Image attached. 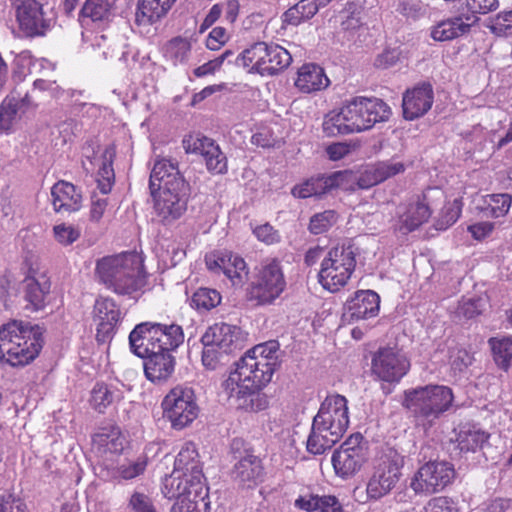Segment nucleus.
<instances>
[{
  "mask_svg": "<svg viewBox=\"0 0 512 512\" xmlns=\"http://www.w3.org/2000/svg\"><path fill=\"white\" fill-rule=\"evenodd\" d=\"M10 100H3L0 104V134H9L16 120L15 105Z\"/></svg>",
  "mask_w": 512,
  "mask_h": 512,
  "instance_id": "13d9d810",
  "label": "nucleus"
},
{
  "mask_svg": "<svg viewBox=\"0 0 512 512\" xmlns=\"http://www.w3.org/2000/svg\"><path fill=\"white\" fill-rule=\"evenodd\" d=\"M486 302L481 297L462 298L459 302L457 313L466 319L475 318L483 313Z\"/></svg>",
  "mask_w": 512,
  "mask_h": 512,
  "instance_id": "5fc2aeb1",
  "label": "nucleus"
},
{
  "mask_svg": "<svg viewBox=\"0 0 512 512\" xmlns=\"http://www.w3.org/2000/svg\"><path fill=\"white\" fill-rule=\"evenodd\" d=\"M232 479L242 488H254L263 480L264 467L261 459L253 454H246L234 465Z\"/></svg>",
  "mask_w": 512,
  "mask_h": 512,
  "instance_id": "cd10ccee",
  "label": "nucleus"
},
{
  "mask_svg": "<svg viewBox=\"0 0 512 512\" xmlns=\"http://www.w3.org/2000/svg\"><path fill=\"white\" fill-rule=\"evenodd\" d=\"M354 134L370 130L376 123L387 121L390 107L381 99L356 96L345 102Z\"/></svg>",
  "mask_w": 512,
  "mask_h": 512,
  "instance_id": "f8f14e48",
  "label": "nucleus"
},
{
  "mask_svg": "<svg viewBox=\"0 0 512 512\" xmlns=\"http://www.w3.org/2000/svg\"><path fill=\"white\" fill-rule=\"evenodd\" d=\"M51 291V281L45 274H36L29 270L23 280V298L26 301V309L31 311L43 310L48 302Z\"/></svg>",
  "mask_w": 512,
  "mask_h": 512,
  "instance_id": "4be33fe9",
  "label": "nucleus"
},
{
  "mask_svg": "<svg viewBox=\"0 0 512 512\" xmlns=\"http://www.w3.org/2000/svg\"><path fill=\"white\" fill-rule=\"evenodd\" d=\"M264 387H244V384H239L233 390L224 389L229 398L236 402L238 409L245 412H259L263 411L269 406L268 397L260 391Z\"/></svg>",
  "mask_w": 512,
  "mask_h": 512,
  "instance_id": "473e14b6",
  "label": "nucleus"
},
{
  "mask_svg": "<svg viewBox=\"0 0 512 512\" xmlns=\"http://www.w3.org/2000/svg\"><path fill=\"white\" fill-rule=\"evenodd\" d=\"M468 9L466 14L474 17V23L478 20L476 14H487L498 7V0H465Z\"/></svg>",
  "mask_w": 512,
  "mask_h": 512,
  "instance_id": "338daca9",
  "label": "nucleus"
},
{
  "mask_svg": "<svg viewBox=\"0 0 512 512\" xmlns=\"http://www.w3.org/2000/svg\"><path fill=\"white\" fill-rule=\"evenodd\" d=\"M16 20L20 32L28 38L43 37L52 27V19L45 16L37 0H21L16 6Z\"/></svg>",
  "mask_w": 512,
  "mask_h": 512,
  "instance_id": "dca6fc26",
  "label": "nucleus"
},
{
  "mask_svg": "<svg viewBox=\"0 0 512 512\" xmlns=\"http://www.w3.org/2000/svg\"><path fill=\"white\" fill-rule=\"evenodd\" d=\"M337 221V213L334 210H326L316 213L310 218L308 230L314 235L327 232Z\"/></svg>",
  "mask_w": 512,
  "mask_h": 512,
  "instance_id": "864d4df0",
  "label": "nucleus"
},
{
  "mask_svg": "<svg viewBox=\"0 0 512 512\" xmlns=\"http://www.w3.org/2000/svg\"><path fill=\"white\" fill-rule=\"evenodd\" d=\"M203 351H202V363L209 370H215L221 364L222 359L228 353L218 349L217 347L211 345L209 346L207 343H202Z\"/></svg>",
  "mask_w": 512,
  "mask_h": 512,
  "instance_id": "bf43d9fd",
  "label": "nucleus"
},
{
  "mask_svg": "<svg viewBox=\"0 0 512 512\" xmlns=\"http://www.w3.org/2000/svg\"><path fill=\"white\" fill-rule=\"evenodd\" d=\"M488 28L496 36L512 34V10L498 13L490 20Z\"/></svg>",
  "mask_w": 512,
  "mask_h": 512,
  "instance_id": "6e6d98bb",
  "label": "nucleus"
},
{
  "mask_svg": "<svg viewBox=\"0 0 512 512\" xmlns=\"http://www.w3.org/2000/svg\"><path fill=\"white\" fill-rule=\"evenodd\" d=\"M161 336L158 323L142 322L137 324L129 334V345L133 354L140 358L160 352L161 345L157 344Z\"/></svg>",
  "mask_w": 512,
  "mask_h": 512,
  "instance_id": "5701e85b",
  "label": "nucleus"
},
{
  "mask_svg": "<svg viewBox=\"0 0 512 512\" xmlns=\"http://www.w3.org/2000/svg\"><path fill=\"white\" fill-rule=\"evenodd\" d=\"M43 337L38 330L12 321L0 327V361L12 367L30 364L39 355Z\"/></svg>",
  "mask_w": 512,
  "mask_h": 512,
  "instance_id": "20e7f679",
  "label": "nucleus"
},
{
  "mask_svg": "<svg viewBox=\"0 0 512 512\" xmlns=\"http://www.w3.org/2000/svg\"><path fill=\"white\" fill-rule=\"evenodd\" d=\"M190 51V41L180 36L169 40L163 48L164 57L168 61L172 62L173 65H177L186 61Z\"/></svg>",
  "mask_w": 512,
  "mask_h": 512,
  "instance_id": "de8ad7c7",
  "label": "nucleus"
},
{
  "mask_svg": "<svg viewBox=\"0 0 512 512\" xmlns=\"http://www.w3.org/2000/svg\"><path fill=\"white\" fill-rule=\"evenodd\" d=\"M148 465L149 457L146 453H140L136 456L127 453L115 462L105 464L103 471L109 480L121 483L143 476Z\"/></svg>",
  "mask_w": 512,
  "mask_h": 512,
  "instance_id": "aec40b11",
  "label": "nucleus"
},
{
  "mask_svg": "<svg viewBox=\"0 0 512 512\" xmlns=\"http://www.w3.org/2000/svg\"><path fill=\"white\" fill-rule=\"evenodd\" d=\"M168 499H176L171 512H209L210 502L208 500L207 487H190L179 491V495L170 496L163 493Z\"/></svg>",
  "mask_w": 512,
  "mask_h": 512,
  "instance_id": "c756f323",
  "label": "nucleus"
},
{
  "mask_svg": "<svg viewBox=\"0 0 512 512\" xmlns=\"http://www.w3.org/2000/svg\"><path fill=\"white\" fill-rule=\"evenodd\" d=\"M404 457L393 448H386L376 454L372 463V474L368 480V498L378 500L387 495L402 475Z\"/></svg>",
  "mask_w": 512,
  "mask_h": 512,
  "instance_id": "6e6552de",
  "label": "nucleus"
},
{
  "mask_svg": "<svg viewBox=\"0 0 512 512\" xmlns=\"http://www.w3.org/2000/svg\"><path fill=\"white\" fill-rule=\"evenodd\" d=\"M82 192L71 182L59 180L51 188V202L56 213H72L82 207Z\"/></svg>",
  "mask_w": 512,
  "mask_h": 512,
  "instance_id": "bb28decb",
  "label": "nucleus"
},
{
  "mask_svg": "<svg viewBox=\"0 0 512 512\" xmlns=\"http://www.w3.org/2000/svg\"><path fill=\"white\" fill-rule=\"evenodd\" d=\"M485 207L482 210L492 218L504 217L510 210L512 196L508 193L488 194L484 196Z\"/></svg>",
  "mask_w": 512,
  "mask_h": 512,
  "instance_id": "a18cd8bd",
  "label": "nucleus"
},
{
  "mask_svg": "<svg viewBox=\"0 0 512 512\" xmlns=\"http://www.w3.org/2000/svg\"><path fill=\"white\" fill-rule=\"evenodd\" d=\"M424 512H459L454 500L447 496L431 498L424 506Z\"/></svg>",
  "mask_w": 512,
  "mask_h": 512,
  "instance_id": "0e129e2a",
  "label": "nucleus"
},
{
  "mask_svg": "<svg viewBox=\"0 0 512 512\" xmlns=\"http://www.w3.org/2000/svg\"><path fill=\"white\" fill-rule=\"evenodd\" d=\"M53 232L56 241L64 246L71 245L80 237V231L77 228L65 223L54 226Z\"/></svg>",
  "mask_w": 512,
  "mask_h": 512,
  "instance_id": "680f3d73",
  "label": "nucleus"
},
{
  "mask_svg": "<svg viewBox=\"0 0 512 512\" xmlns=\"http://www.w3.org/2000/svg\"><path fill=\"white\" fill-rule=\"evenodd\" d=\"M462 208L463 200L461 197L445 203L435 221V228L437 230H446L452 226L461 216Z\"/></svg>",
  "mask_w": 512,
  "mask_h": 512,
  "instance_id": "3c124183",
  "label": "nucleus"
},
{
  "mask_svg": "<svg viewBox=\"0 0 512 512\" xmlns=\"http://www.w3.org/2000/svg\"><path fill=\"white\" fill-rule=\"evenodd\" d=\"M190 487L201 488L206 485L196 445L188 441L175 458L173 472L165 477L162 493L179 495L180 490Z\"/></svg>",
  "mask_w": 512,
  "mask_h": 512,
  "instance_id": "0eeeda50",
  "label": "nucleus"
},
{
  "mask_svg": "<svg viewBox=\"0 0 512 512\" xmlns=\"http://www.w3.org/2000/svg\"><path fill=\"white\" fill-rule=\"evenodd\" d=\"M287 286L283 268L273 258L262 264L247 288V300L256 306L272 305Z\"/></svg>",
  "mask_w": 512,
  "mask_h": 512,
  "instance_id": "1a4fd4ad",
  "label": "nucleus"
},
{
  "mask_svg": "<svg viewBox=\"0 0 512 512\" xmlns=\"http://www.w3.org/2000/svg\"><path fill=\"white\" fill-rule=\"evenodd\" d=\"M144 372L148 380L159 383L170 378L175 369V358L171 353L158 352L144 357Z\"/></svg>",
  "mask_w": 512,
  "mask_h": 512,
  "instance_id": "c9c22d12",
  "label": "nucleus"
},
{
  "mask_svg": "<svg viewBox=\"0 0 512 512\" xmlns=\"http://www.w3.org/2000/svg\"><path fill=\"white\" fill-rule=\"evenodd\" d=\"M411 363L406 354L396 347H382L372 358L371 371L381 381L399 383L409 372Z\"/></svg>",
  "mask_w": 512,
  "mask_h": 512,
  "instance_id": "2eb2a0df",
  "label": "nucleus"
},
{
  "mask_svg": "<svg viewBox=\"0 0 512 512\" xmlns=\"http://www.w3.org/2000/svg\"><path fill=\"white\" fill-rule=\"evenodd\" d=\"M222 300L216 289L201 287L191 297V307L198 311H209L217 307Z\"/></svg>",
  "mask_w": 512,
  "mask_h": 512,
  "instance_id": "8fccbe9b",
  "label": "nucleus"
},
{
  "mask_svg": "<svg viewBox=\"0 0 512 512\" xmlns=\"http://www.w3.org/2000/svg\"><path fill=\"white\" fill-rule=\"evenodd\" d=\"M294 85L301 93L311 94L325 90L330 85V79L321 66L306 63L298 69Z\"/></svg>",
  "mask_w": 512,
  "mask_h": 512,
  "instance_id": "7c9ffc66",
  "label": "nucleus"
},
{
  "mask_svg": "<svg viewBox=\"0 0 512 512\" xmlns=\"http://www.w3.org/2000/svg\"><path fill=\"white\" fill-rule=\"evenodd\" d=\"M94 320L96 321V340L98 343L110 341L121 320V310L116 301L110 297L100 296L94 304Z\"/></svg>",
  "mask_w": 512,
  "mask_h": 512,
  "instance_id": "f3484780",
  "label": "nucleus"
},
{
  "mask_svg": "<svg viewBox=\"0 0 512 512\" xmlns=\"http://www.w3.org/2000/svg\"><path fill=\"white\" fill-rule=\"evenodd\" d=\"M269 56V44L256 42L246 48L237 58L238 65L248 68L251 72L266 74V63Z\"/></svg>",
  "mask_w": 512,
  "mask_h": 512,
  "instance_id": "ea45409f",
  "label": "nucleus"
},
{
  "mask_svg": "<svg viewBox=\"0 0 512 512\" xmlns=\"http://www.w3.org/2000/svg\"><path fill=\"white\" fill-rule=\"evenodd\" d=\"M180 186H183V180L179 176L177 164L164 158L156 160L149 179L151 194L165 187L179 188Z\"/></svg>",
  "mask_w": 512,
  "mask_h": 512,
  "instance_id": "2f4dec72",
  "label": "nucleus"
},
{
  "mask_svg": "<svg viewBox=\"0 0 512 512\" xmlns=\"http://www.w3.org/2000/svg\"><path fill=\"white\" fill-rule=\"evenodd\" d=\"M322 128L328 137L354 134L345 103L338 110H332L325 115Z\"/></svg>",
  "mask_w": 512,
  "mask_h": 512,
  "instance_id": "a19ab883",
  "label": "nucleus"
},
{
  "mask_svg": "<svg viewBox=\"0 0 512 512\" xmlns=\"http://www.w3.org/2000/svg\"><path fill=\"white\" fill-rule=\"evenodd\" d=\"M278 341L271 340L248 350L236 363L223 382V389L233 390L239 384L244 387H266L280 365Z\"/></svg>",
  "mask_w": 512,
  "mask_h": 512,
  "instance_id": "f257e3e1",
  "label": "nucleus"
},
{
  "mask_svg": "<svg viewBox=\"0 0 512 512\" xmlns=\"http://www.w3.org/2000/svg\"><path fill=\"white\" fill-rule=\"evenodd\" d=\"M489 434L476 428L474 425L460 426L456 437L457 448L461 452H475L488 440Z\"/></svg>",
  "mask_w": 512,
  "mask_h": 512,
  "instance_id": "79ce46f5",
  "label": "nucleus"
},
{
  "mask_svg": "<svg viewBox=\"0 0 512 512\" xmlns=\"http://www.w3.org/2000/svg\"><path fill=\"white\" fill-rule=\"evenodd\" d=\"M129 505L134 512H156L151 498L144 493L134 492L130 497Z\"/></svg>",
  "mask_w": 512,
  "mask_h": 512,
  "instance_id": "774afa93",
  "label": "nucleus"
},
{
  "mask_svg": "<svg viewBox=\"0 0 512 512\" xmlns=\"http://www.w3.org/2000/svg\"><path fill=\"white\" fill-rule=\"evenodd\" d=\"M434 102L433 87L429 82H421L411 89H407L402 98L403 117L406 120H415L424 116Z\"/></svg>",
  "mask_w": 512,
  "mask_h": 512,
  "instance_id": "412c9836",
  "label": "nucleus"
},
{
  "mask_svg": "<svg viewBox=\"0 0 512 512\" xmlns=\"http://www.w3.org/2000/svg\"><path fill=\"white\" fill-rule=\"evenodd\" d=\"M98 450L103 453L121 455L124 451L126 438L117 425L102 427L92 437Z\"/></svg>",
  "mask_w": 512,
  "mask_h": 512,
  "instance_id": "58836bf2",
  "label": "nucleus"
},
{
  "mask_svg": "<svg viewBox=\"0 0 512 512\" xmlns=\"http://www.w3.org/2000/svg\"><path fill=\"white\" fill-rule=\"evenodd\" d=\"M116 390L104 382H97L90 397V405L98 413H104L106 409L115 401Z\"/></svg>",
  "mask_w": 512,
  "mask_h": 512,
  "instance_id": "49530a36",
  "label": "nucleus"
},
{
  "mask_svg": "<svg viewBox=\"0 0 512 512\" xmlns=\"http://www.w3.org/2000/svg\"><path fill=\"white\" fill-rule=\"evenodd\" d=\"M488 344L495 364L500 369L508 371L512 365V337H491Z\"/></svg>",
  "mask_w": 512,
  "mask_h": 512,
  "instance_id": "37998d69",
  "label": "nucleus"
},
{
  "mask_svg": "<svg viewBox=\"0 0 512 512\" xmlns=\"http://www.w3.org/2000/svg\"><path fill=\"white\" fill-rule=\"evenodd\" d=\"M454 401L451 388L443 385H426L405 392L404 406L417 419L429 424L450 409Z\"/></svg>",
  "mask_w": 512,
  "mask_h": 512,
  "instance_id": "423d86ee",
  "label": "nucleus"
},
{
  "mask_svg": "<svg viewBox=\"0 0 512 512\" xmlns=\"http://www.w3.org/2000/svg\"><path fill=\"white\" fill-rule=\"evenodd\" d=\"M241 342L240 329L224 322L209 326L201 337V343L213 345L228 354L241 349Z\"/></svg>",
  "mask_w": 512,
  "mask_h": 512,
  "instance_id": "393cba45",
  "label": "nucleus"
},
{
  "mask_svg": "<svg viewBox=\"0 0 512 512\" xmlns=\"http://www.w3.org/2000/svg\"><path fill=\"white\" fill-rule=\"evenodd\" d=\"M473 360V355L464 348H454L450 351L449 363L455 373L464 372Z\"/></svg>",
  "mask_w": 512,
  "mask_h": 512,
  "instance_id": "4d7b16f0",
  "label": "nucleus"
},
{
  "mask_svg": "<svg viewBox=\"0 0 512 512\" xmlns=\"http://www.w3.org/2000/svg\"><path fill=\"white\" fill-rule=\"evenodd\" d=\"M368 460L367 443L360 433L351 434L332 454L337 476L347 479L361 470Z\"/></svg>",
  "mask_w": 512,
  "mask_h": 512,
  "instance_id": "ddd939ff",
  "label": "nucleus"
},
{
  "mask_svg": "<svg viewBox=\"0 0 512 512\" xmlns=\"http://www.w3.org/2000/svg\"><path fill=\"white\" fill-rule=\"evenodd\" d=\"M163 418L173 430H183L198 417L200 408L193 388L183 385L173 387L161 402Z\"/></svg>",
  "mask_w": 512,
  "mask_h": 512,
  "instance_id": "9d476101",
  "label": "nucleus"
},
{
  "mask_svg": "<svg viewBox=\"0 0 512 512\" xmlns=\"http://www.w3.org/2000/svg\"><path fill=\"white\" fill-rule=\"evenodd\" d=\"M473 23L472 15L462 13L433 25L430 29V36L437 42L451 41L468 33Z\"/></svg>",
  "mask_w": 512,
  "mask_h": 512,
  "instance_id": "c85d7f7f",
  "label": "nucleus"
},
{
  "mask_svg": "<svg viewBox=\"0 0 512 512\" xmlns=\"http://www.w3.org/2000/svg\"><path fill=\"white\" fill-rule=\"evenodd\" d=\"M353 173L349 170L336 171L330 175H319L311 177L304 183L295 186L292 194L298 198H309L312 196H321L335 188H345V185L351 181Z\"/></svg>",
  "mask_w": 512,
  "mask_h": 512,
  "instance_id": "6ab92c4d",
  "label": "nucleus"
},
{
  "mask_svg": "<svg viewBox=\"0 0 512 512\" xmlns=\"http://www.w3.org/2000/svg\"><path fill=\"white\" fill-rule=\"evenodd\" d=\"M232 55L231 50H226L223 52L219 57H216L215 59L209 60L208 62L204 63L203 65L198 66L193 70V74L197 78H202L207 75L214 74L217 70L221 68L224 61Z\"/></svg>",
  "mask_w": 512,
  "mask_h": 512,
  "instance_id": "69168bd1",
  "label": "nucleus"
},
{
  "mask_svg": "<svg viewBox=\"0 0 512 512\" xmlns=\"http://www.w3.org/2000/svg\"><path fill=\"white\" fill-rule=\"evenodd\" d=\"M445 192L436 186H429L413 195L406 204L404 212L399 215L398 230L408 234L427 223L436 207L444 203Z\"/></svg>",
  "mask_w": 512,
  "mask_h": 512,
  "instance_id": "9b49d317",
  "label": "nucleus"
},
{
  "mask_svg": "<svg viewBox=\"0 0 512 512\" xmlns=\"http://www.w3.org/2000/svg\"><path fill=\"white\" fill-rule=\"evenodd\" d=\"M115 156V145L107 146L102 154L103 161L101 167L98 170L97 177L110 179V181H115V174L113 169V162Z\"/></svg>",
  "mask_w": 512,
  "mask_h": 512,
  "instance_id": "e2e57ef3",
  "label": "nucleus"
},
{
  "mask_svg": "<svg viewBox=\"0 0 512 512\" xmlns=\"http://www.w3.org/2000/svg\"><path fill=\"white\" fill-rule=\"evenodd\" d=\"M103 284L118 295H131L146 285L143 262L136 253L104 257L96 264Z\"/></svg>",
  "mask_w": 512,
  "mask_h": 512,
  "instance_id": "7ed1b4c3",
  "label": "nucleus"
},
{
  "mask_svg": "<svg viewBox=\"0 0 512 512\" xmlns=\"http://www.w3.org/2000/svg\"><path fill=\"white\" fill-rule=\"evenodd\" d=\"M292 56L288 50L277 44L269 45V56L266 63V74L274 75L289 67Z\"/></svg>",
  "mask_w": 512,
  "mask_h": 512,
  "instance_id": "09e8293b",
  "label": "nucleus"
},
{
  "mask_svg": "<svg viewBox=\"0 0 512 512\" xmlns=\"http://www.w3.org/2000/svg\"><path fill=\"white\" fill-rule=\"evenodd\" d=\"M294 506L305 512H344L343 505L334 495H318L309 493L300 495Z\"/></svg>",
  "mask_w": 512,
  "mask_h": 512,
  "instance_id": "e433bc0d",
  "label": "nucleus"
},
{
  "mask_svg": "<svg viewBox=\"0 0 512 512\" xmlns=\"http://www.w3.org/2000/svg\"><path fill=\"white\" fill-rule=\"evenodd\" d=\"M183 146L187 153L202 155L208 171L212 174L227 172V158L212 139L199 134L189 135L183 140Z\"/></svg>",
  "mask_w": 512,
  "mask_h": 512,
  "instance_id": "a211bd4d",
  "label": "nucleus"
},
{
  "mask_svg": "<svg viewBox=\"0 0 512 512\" xmlns=\"http://www.w3.org/2000/svg\"><path fill=\"white\" fill-rule=\"evenodd\" d=\"M207 266L210 270L220 269L232 281L233 284L242 282L247 275V264L245 260L235 254L227 253L218 256L215 260L207 259Z\"/></svg>",
  "mask_w": 512,
  "mask_h": 512,
  "instance_id": "4c0bfd02",
  "label": "nucleus"
},
{
  "mask_svg": "<svg viewBox=\"0 0 512 512\" xmlns=\"http://www.w3.org/2000/svg\"><path fill=\"white\" fill-rule=\"evenodd\" d=\"M158 332H160L161 336H158L157 344L161 345L159 350L162 353H171L184 341V333L180 325L158 323Z\"/></svg>",
  "mask_w": 512,
  "mask_h": 512,
  "instance_id": "c03bdc74",
  "label": "nucleus"
},
{
  "mask_svg": "<svg viewBox=\"0 0 512 512\" xmlns=\"http://www.w3.org/2000/svg\"><path fill=\"white\" fill-rule=\"evenodd\" d=\"M109 10L108 0H86L80 11V18H88L93 22L102 21L108 16Z\"/></svg>",
  "mask_w": 512,
  "mask_h": 512,
  "instance_id": "603ef678",
  "label": "nucleus"
},
{
  "mask_svg": "<svg viewBox=\"0 0 512 512\" xmlns=\"http://www.w3.org/2000/svg\"><path fill=\"white\" fill-rule=\"evenodd\" d=\"M349 426V410L346 397L340 394L328 395L313 418L311 432L307 439V451L321 455L336 444Z\"/></svg>",
  "mask_w": 512,
  "mask_h": 512,
  "instance_id": "f03ea898",
  "label": "nucleus"
},
{
  "mask_svg": "<svg viewBox=\"0 0 512 512\" xmlns=\"http://www.w3.org/2000/svg\"><path fill=\"white\" fill-rule=\"evenodd\" d=\"M252 232L258 241L266 245H274L281 241L279 231L269 223L257 225Z\"/></svg>",
  "mask_w": 512,
  "mask_h": 512,
  "instance_id": "052dcab7",
  "label": "nucleus"
},
{
  "mask_svg": "<svg viewBox=\"0 0 512 512\" xmlns=\"http://www.w3.org/2000/svg\"><path fill=\"white\" fill-rule=\"evenodd\" d=\"M177 0H138L135 22L139 26L153 25L167 16Z\"/></svg>",
  "mask_w": 512,
  "mask_h": 512,
  "instance_id": "f704fd0d",
  "label": "nucleus"
},
{
  "mask_svg": "<svg viewBox=\"0 0 512 512\" xmlns=\"http://www.w3.org/2000/svg\"><path fill=\"white\" fill-rule=\"evenodd\" d=\"M406 166L395 159L377 161L367 165L357 179V185L361 189H369L384 181L404 173Z\"/></svg>",
  "mask_w": 512,
  "mask_h": 512,
  "instance_id": "b1692460",
  "label": "nucleus"
},
{
  "mask_svg": "<svg viewBox=\"0 0 512 512\" xmlns=\"http://www.w3.org/2000/svg\"><path fill=\"white\" fill-rule=\"evenodd\" d=\"M357 247L351 240L332 246L322 258L318 272V282L323 289L336 293L351 279L357 265Z\"/></svg>",
  "mask_w": 512,
  "mask_h": 512,
  "instance_id": "39448f33",
  "label": "nucleus"
},
{
  "mask_svg": "<svg viewBox=\"0 0 512 512\" xmlns=\"http://www.w3.org/2000/svg\"><path fill=\"white\" fill-rule=\"evenodd\" d=\"M456 475L453 464L447 461H428L419 467L411 480L417 494L431 495L444 490Z\"/></svg>",
  "mask_w": 512,
  "mask_h": 512,
  "instance_id": "4468645a",
  "label": "nucleus"
},
{
  "mask_svg": "<svg viewBox=\"0 0 512 512\" xmlns=\"http://www.w3.org/2000/svg\"><path fill=\"white\" fill-rule=\"evenodd\" d=\"M179 188L160 189L158 195H153L156 214L165 224L180 218L187 209L186 200L179 194Z\"/></svg>",
  "mask_w": 512,
  "mask_h": 512,
  "instance_id": "a878e982",
  "label": "nucleus"
},
{
  "mask_svg": "<svg viewBox=\"0 0 512 512\" xmlns=\"http://www.w3.org/2000/svg\"><path fill=\"white\" fill-rule=\"evenodd\" d=\"M347 309L353 320L376 317L380 309V296L373 290H358L347 302Z\"/></svg>",
  "mask_w": 512,
  "mask_h": 512,
  "instance_id": "72a5a7b5",
  "label": "nucleus"
}]
</instances>
